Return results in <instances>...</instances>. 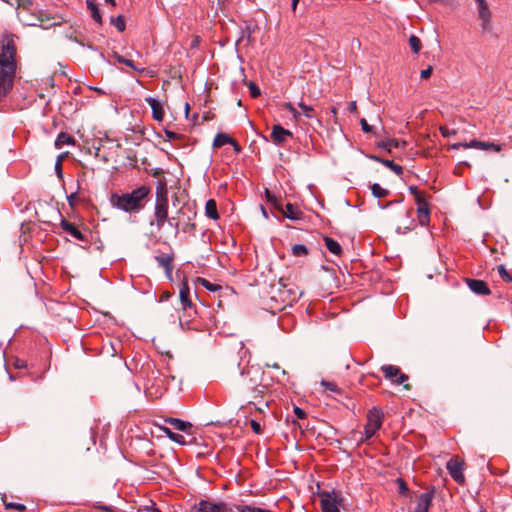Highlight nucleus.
Wrapping results in <instances>:
<instances>
[{"label":"nucleus","instance_id":"f257e3e1","mask_svg":"<svg viewBox=\"0 0 512 512\" xmlns=\"http://www.w3.org/2000/svg\"><path fill=\"white\" fill-rule=\"evenodd\" d=\"M150 193V188L141 186L130 193L122 195H112L111 203L113 206L129 213L139 212L144 207V200Z\"/></svg>","mask_w":512,"mask_h":512},{"label":"nucleus","instance_id":"f03ea898","mask_svg":"<svg viewBox=\"0 0 512 512\" xmlns=\"http://www.w3.org/2000/svg\"><path fill=\"white\" fill-rule=\"evenodd\" d=\"M18 18L24 25L28 26H41L45 29L57 25V22H51L54 18L47 16L43 11H39L38 14L32 12L18 11Z\"/></svg>","mask_w":512,"mask_h":512},{"label":"nucleus","instance_id":"7ed1b4c3","mask_svg":"<svg viewBox=\"0 0 512 512\" xmlns=\"http://www.w3.org/2000/svg\"><path fill=\"white\" fill-rule=\"evenodd\" d=\"M381 371L384 373L386 379L391 380L394 384L403 385L404 389L410 390L411 385L406 383L408 375L401 372L400 368L394 365H383Z\"/></svg>","mask_w":512,"mask_h":512},{"label":"nucleus","instance_id":"20e7f679","mask_svg":"<svg viewBox=\"0 0 512 512\" xmlns=\"http://www.w3.org/2000/svg\"><path fill=\"white\" fill-rule=\"evenodd\" d=\"M15 47L12 43L8 42L3 45L0 53V69L16 70V64L14 61Z\"/></svg>","mask_w":512,"mask_h":512},{"label":"nucleus","instance_id":"39448f33","mask_svg":"<svg viewBox=\"0 0 512 512\" xmlns=\"http://www.w3.org/2000/svg\"><path fill=\"white\" fill-rule=\"evenodd\" d=\"M15 71L0 69V102L7 96L13 87Z\"/></svg>","mask_w":512,"mask_h":512},{"label":"nucleus","instance_id":"423d86ee","mask_svg":"<svg viewBox=\"0 0 512 512\" xmlns=\"http://www.w3.org/2000/svg\"><path fill=\"white\" fill-rule=\"evenodd\" d=\"M447 470L449 471L450 476L459 484H463L465 482V477L463 474L464 462L457 459L451 458L446 465Z\"/></svg>","mask_w":512,"mask_h":512},{"label":"nucleus","instance_id":"0eeeda50","mask_svg":"<svg viewBox=\"0 0 512 512\" xmlns=\"http://www.w3.org/2000/svg\"><path fill=\"white\" fill-rule=\"evenodd\" d=\"M342 498L333 492L325 493L321 498L322 512H340L338 506L341 504Z\"/></svg>","mask_w":512,"mask_h":512},{"label":"nucleus","instance_id":"6e6552de","mask_svg":"<svg viewBox=\"0 0 512 512\" xmlns=\"http://www.w3.org/2000/svg\"><path fill=\"white\" fill-rule=\"evenodd\" d=\"M477 3L478 17L481 20V27L483 31H489L491 26V12L486 0H475Z\"/></svg>","mask_w":512,"mask_h":512},{"label":"nucleus","instance_id":"1a4fd4ad","mask_svg":"<svg viewBox=\"0 0 512 512\" xmlns=\"http://www.w3.org/2000/svg\"><path fill=\"white\" fill-rule=\"evenodd\" d=\"M154 217L156 226L161 229L168 220V199L156 200Z\"/></svg>","mask_w":512,"mask_h":512},{"label":"nucleus","instance_id":"9d476101","mask_svg":"<svg viewBox=\"0 0 512 512\" xmlns=\"http://www.w3.org/2000/svg\"><path fill=\"white\" fill-rule=\"evenodd\" d=\"M193 512H228V507L224 502L213 503L208 500H201L193 507Z\"/></svg>","mask_w":512,"mask_h":512},{"label":"nucleus","instance_id":"9b49d317","mask_svg":"<svg viewBox=\"0 0 512 512\" xmlns=\"http://www.w3.org/2000/svg\"><path fill=\"white\" fill-rule=\"evenodd\" d=\"M466 283L470 290L477 295L485 296L491 294V290L489 289L487 283L483 280L478 279H470L467 278Z\"/></svg>","mask_w":512,"mask_h":512},{"label":"nucleus","instance_id":"f8f14e48","mask_svg":"<svg viewBox=\"0 0 512 512\" xmlns=\"http://www.w3.org/2000/svg\"><path fill=\"white\" fill-rule=\"evenodd\" d=\"M270 137L276 144H283L286 142L287 138L292 137V133L277 124L272 127Z\"/></svg>","mask_w":512,"mask_h":512},{"label":"nucleus","instance_id":"ddd939ff","mask_svg":"<svg viewBox=\"0 0 512 512\" xmlns=\"http://www.w3.org/2000/svg\"><path fill=\"white\" fill-rule=\"evenodd\" d=\"M155 260L159 266L164 268L166 277L171 280L173 270V256L168 254L157 255Z\"/></svg>","mask_w":512,"mask_h":512},{"label":"nucleus","instance_id":"4468645a","mask_svg":"<svg viewBox=\"0 0 512 512\" xmlns=\"http://www.w3.org/2000/svg\"><path fill=\"white\" fill-rule=\"evenodd\" d=\"M382 416V412L374 407L372 410L369 411L367 415L366 425L375 430L380 429L382 425Z\"/></svg>","mask_w":512,"mask_h":512},{"label":"nucleus","instance_id":"2eb2a0df","mask_svg":"<svg viewBox=\"0 0 512 512\" xmlns=\"http://www.w3.org/2000/svg\"><path fill=\"white\" fill-rule=\"evenodd\" d=\"M433 497H434V491L422 493L419 496L418 503L415 508V512H428L429 507L431 506Z\"/></svg>","mask_w":512,"mask_h":512},{"label":"nucleus","instance_id":"dca6fc26","mask_svg":"<svg viewBox=\"0 0 512 512\" xmlns=\"http://www.w3.org/2000/svg\"><path fill=\"white\" fill-rule=\"evenodd\" d=\"M465 148H477L494 152H499L501 150V146L499 144L493 142H482L478 140H472L468 144H465Z\"/></svg>","mask_w":512,"mask_h":512},{"label":"nucleus","instance_id":"f3484780","mask_svg":"<svg viewBox=\"0 0 512 512\" xmlns=\"http://www.w3.org/2000/svg\"><path fill=\"white\" fill-rule=\"evenodd\" d=\"M179 298L183 309L191 308L193 306L190 299V288L185 279L182 281L180 286Z\"/></svg>","mask_w":512,"mask_h":512},{"label":"nucleus","instance_id":"a211bd4d","mask_svg":"<svg viewBox=\"0 0 512 512\" xmlns=\"http://www.w3.org/2000/svg\"><path fill=\"white\" fill-rule=\"evenodd\" d=\"M145 100L152 109V115L154 120L161 122L164 118V110L161 103L157 99L152 97H148Z\"/></svg>","mask_w":512,"mask_h":512},{"label":"nucleus","instance_id":"6ab92c4d","mask_svg":"<svg viewBox=\"0 0 512 512\" xmlns=\"http://www.w3.org/2000/svg\"><path fill=\"white\" fill-rule=\"evenodd\" d=\"M60 225H61V227H62V229L64 231L69 233L71 236H73L77 240L85 241V236L83 235V233L73 223H71V222L67 221L66 219L62 218Z\"/></svg>","mask_w":512,"mask_h":512},{"label":"nucleus","instance_id":"aec40b11","mask_svg":"<svg viewBox=\"0 0 512 512\" xmlns=\"http://www.w3.org/2000/svg\"><path fill=\"white\" fill-rule=\"evenodd\" d=\"M280 211L283 213L285 217L291 220L301 219L303 215L302 212L298 209V207L291 203H287L285 209L282 208V210Z\"/></svg>","mask_w":512,"mask_h":512},{"label":"nucleus","instance_id":"412c9836","mask_svg":"<svg viewBox=\"0 0 512 512\" xmlns=\"http://www.w3.org/2000/svg\"><path fill=\"white\" fill-rule=\"evenodd\" d=\"M406 141L399 139H389L378 143V147L391 152V148H400L406 146Z\"/></svg>","mask_w":512,"mask_h":512},{"label":"nucleus","instance_id":"4be33fe9","mask_svg":"<svg viewBox=\"0 0 512 512\" xmlns=\"http://www.w3.org/2000/svg\"><path fill=\"white\" fill-rule=\"evenodd\" d=\"M371 158L373 160L383 164L384 166H386L387 168H389L391 171H393L395 174H397L399 176L403 173V168L400 165L395 164L392 160L382 159L378 156H372Z\"/></svg>","mask_w":512,"mask_h":512},{"label":"nucleus","instance_id":"5701e85b","mask_svg":"<svg viewBox=\"0 0 512 512\" xmlns=\"http://www.w3.org/2000/svg\"><path fill=\"white\" fill-rule=\"evenodd\" d=\"M417 214H418V219H419L420 224L426 225L429 222V215H430L429 205L420 203V206H418V208H417Z\"/></svg>","mask_w":512,"mask_h":512},{"label":"nucleus","instance_id":"b1692460","mask_svg":"<svg viewBox=\"0 0 512 512\" xmlns=\"http://www.w3.org/2000/svg\"><path fill=\"white\" fill-rule=\"evenodd\" d=\"M166 422L171 424L176 430L179 431L186 432L192 428V424L190 422L182 421L177 418L166 419Z\"/></svg>","mask_w":512,"mask_h":512},{"label":"nucleus","instance_id":"393cba45","mask_svg":"<svg viewBox=\"0 0 512 512\" xmlns=\"http://www.w3.org/2000/svg\"><path fill=\"white\" fill-rule=\"evenodd\" d=\"M205 214H206L207 217H209L211 219H214V220L219 218V214H218V211H217V204H216L215 200L209 199L206 202Z\"/></svg>","mask_w":512,"mask_h":512},{"label":"nucleus","instance_id":"a878e982","mask_svg":"<svg viewBox=\"0 0 512 512\" xmlns=\"http://www.w3.org/2000/svg\"><path fill=\"white\" fill-rule=\"evenodd\" d=\"M324 242H325V245H326L327 249L332 254L337 255V256L341 255L342 248H341L340 244L336 240H334V239H332L330 237H324Z\"/></svg>","mask_w":512,"mask_h":512},{"label":"nucleus","instance_id":"bb28decb","mask_svg":"<svg viewBox=\"0 0 512 512\" xmlns=\"http://www.w3.org/2000/svg\"><path fill=\"white\" fill-rule=\"evenodd\" d=\"M87 8L91 13V17L94 19L95 22L98 24H102V17L100 14V10L97 6V4L92 0H87L86 2Z\"/></svg>","mask_w":512,"mask_h":512},{"label":"nucleus","instance_id":"cd10ccee","mask_svg":"<svg viewBox=\"0 0 512 512\" xmlns=\"http://www.w3.org/2000/svg\"><path fill=\"white\" fill-rule=\"evenodd\" d=\"M279 285L283 288V289L279 290L280 294L283 295V294L287 293L289 296L288 301H290V302L296 301L302 295V292L297 294V292L295 290H293L292 288L287 289V285L285 283H283L282 279L279 281Z\"/></svg>","mask_w":512,"mask_h":512},{"label":"nucleus","instance_id":"c85d7f7f","mask_svg":"<svg viewBox=\"0 0 512 512\" xmlns=\"http://www.w3.org/2000/svg\"><path fill=\"white\" fill-rule=\"evenodd\" d=\"M74 141L75 140L71 135L61 132L55 140V147L59 149L65 144H67V145L73 144Z\"/></svg>","mask_w":512,"mask_h":512},{"label":"nucleus","instance_id":"c756f323","mask_svg":"<svg viewBox=\"0 0 512 512\" xmlns=\"http://www.w3.org/2000/svg\"><path fill=\"white\" fill-rule=\"evenodd\" d=\"M232 142V138L225 133H218L213 141V147L214 148H220L225 144H230Z\"/></svg>","mask_w":512,"mask_h":512},{"label":"nucleus","instance_id":"7c9ffc66","mask_svg":"<svg viewBox=\"0 0 512 512\" xmlns=\"http://www.w3.org/2000/svg\"><path fill=\"white\" fill-rule=\"evenodd\" d=\"M168 199V189L165 181H159L156 187V200Z\"/></svg>","mask_w":512,"mask_h":512},{"label":"nucleus","instance_id":"2f4dec72","mask_svg":"<svg viewBox=\"0 0 512 512\" xmlns=\"http://www.w3.org/2000/svg\"><path fill=\"white\" fill-rule=\"evenodd\" d=\"M195 283H196V284H200V285H202V286H203V287H205L207 290L212 291V292H215V291L221 290V286H220V285L210 283V282H209L208 280H206L205 278L197 277V278L195 279Z\"/></svg>","mask_w":512,"mask_h":512},{"label":"nucleus","instance_id":"473e14b6","mask_svg":"<svg viewBox=\"0 0 512 512\" xmlns=\"http://www.w3.org/2000/svg\"><path fill=\"white\" fill-rule=\"evenodd\" d=\"M267 200L278 210H282L281 198L277 197L269 189L265 190Z\"/></svg>","mask_w":512,"mask_h":512},{"label":"nucleus","instance_id":"72a5a7b5","mask_svg":"<svg viewBox=\"0 0 512 512\" xmlns=\"http://www.w3.org/2000/svg\"><path fill=\"white\" fill-rule=\"evenodd\" d=\"M372 195L375 198H383L389 195V190L382 188L378 183L371 186Z\"/></svg>","mask_w":512,"mask_h":512},{"label":"nucleus","instance_id":"f704fd0d","mask_svg":"<svg viewBox=\"0 0 512 512\" xmlns=\"http://www.w3.org/2000/svg\"><path fill=\"white\" fill-rule=\"evenodd\" d=\"M6 497L3 496L2 500L7 510H17L18 512H26V506L20 503L7 502Z\"/></svg>","mask_w":512,"mask_h":512},{"label":"nucleus","instance_id":"c9c22d12","mask_svg":"<svg viewBox=\"0 0 512 512\" xmlns=\"http://www.w3.org/2000/svg\"><path fill=\"white\" fill-rule=\"evenodd\" d=\"M236 509L238 512H272L270 510L252 506V505H238L236 507Z\"/></svg>","mask_w":512,"mask_h":512},{"label":"nucleus","instance_id":"e433bc0d","mask_svg":"<svg viewBox=\"0 0 512 512\" xmlns=\"http://www.w3.org/2000/svg\"><path fill=\"white\" fill-rule=\"evenodd\" d=\"M291 250H292V254L295 257H302V256H306L308 254V249L303 244H295L292 246Z\"/></svg>","mask_w":512,"mask_h":512},{"label":"nucleus","instance_id":"4c0bfd02","mask_svg":"<svg viewBox=\"0 0 512 512\" xmlns=\"http://www.w3.org/2000/svg\"><path fill=\"white\" fill-rule=\"evenodd\" d=\"M164 431L167 434V436L171 440H173L174 442H177L179 444H185L186 443L185 437L183 435L178 434V433H174L169 428H165Z\"/></svg>","mask_w":512,"mask_h":512},{"label":"nucleus","instance_id":"58836bf2","mask_svg":"<svg viewBox=\"0 0 512 512\" xmlns=\"http://www.w3.org/2000/svg\"><path fill=\"white\" fill-rule=\"evenodd\" d=\"M409 45L411 47V50L414 52V53H418L421 49V41L420 39L415 36V35H411L410 38H409Z\"/></svg>","mask_w":512,"mask_h":512},{"label":"nucleus","instance_id":"ea45409f","mask_svg":"<svg viewBox=\"0 0 512 512\" xmlns=\"http://www.w3.org/2000/svg\"><path fill=\"white\" fill-rule=\"evenodd\" d=\"M111 24H113L119 32H123L125 30V19L121 15L116 18L111 17Z\"/></svg>","mask_w":512,"mask_h":512},{"label":"nucleus","instance_id":"a19ab883","mask_svg":"<svg viewBox=\"0 0 512 512\" xmlns=\"http://www.w3.org/2000/svg\"><path fill=\"white\" fill-rule=\"evenodd\" d=\"M15 5L19 11L29 12L32 6V0H15Z\"/></svg>","mask_w":512,"mask_h":512},{"label":"nucleus","instance_id":"79ce46f5","mask_svg":"<svg viewBox=\"0 0 512 512\" xmlns=\"http://www.w3.org/2000/svg\"><path fill=\"white\" fill-rule=\"evenodd\" d=\"M321 385L328 391L333 393L341 394V389L334 383L327 380H322Z\"/></svg>","mask_w":512,"mask_h":512},{"label":"nucleus","instance_id":"37998d69","mask_svg":"<svg viewBox=\"0 0 512 512\" xmlns=\"http://www.w3.org/2000/svg\"><path fill=\"white\" fill-rule=\"evenodd\" d=\"M298 106L301 108L303 114L307 118H313L314 117V109L312 106L306 105L304 102H299Z\"/></svg>","mask_w":512,"mask_h":512},{"label":"nucleus","instance_id":"c03bdc74","mask_svg":"<svg viewBox=\"0 0 512 512\" xmlns=\"http://www.w3.org/2000/svg\"><path fill=\"white\" fill-rule=\"evenodd\" d=\"M66 155H67V152L60 154L57 157V160L55 163V171L59 178H62V162H63L64 158L66 157Z\"/></svg>","mask_w":512,"mask_h":512},{"label":"nucleus","instance_id":"a18cd8bd","mask_svg":"<svg viewBox=\"0 0 512 512\" xmlns=\"http://www.w3.org/2000/svg\"><path fill=\"white\" fill-rule=\"evenodd\" d=\"M498 273L504 281L512 282V277L509 275L504 265L498 266Z\"/></svg>","mask_w":512,"mask_h":512},{"label":"nucleus","instance_id":"49530a36","mask_svg":"<svg viewBox=\"0 0 512 512\" xmlns=\"http://www.w3.org/2000/svg\"><path fill=\"white\" fill-rule=\"evenodd\" d=\"M248 88L252 98H257L258 96H260V89L254 82H250L248 84Z\"/></svg>","mask_w":512,"mask_h":512},{"label":"nucleus","instance_id":"de8ad7c7","mask_svg":"<svg viewBox=\"0 0 512 512\" xmlns=\"http://www.w3.org/2000/svg\"><path fill=\"white\" fill-rule=\"evenodd\" d=\"M115 58L116 60L119 62V63H123L131 68H133L134 70H137V68L134 66L133 64V61L129 60V59H126L124 58L123 56L119 55V54H116L115 55Z\"/></svg>","mask_w":512,"mask_h":512},{"label":"nucleus","instance_id":"09e8293b","mask_svg":"<svg viewBox=\"0 0 512 512\" xmlns=\"http://www.w3.org/2000/svg\"><path fill=\"white\" fill-rule=\"evenodd\" d=\"M397 484H398V487H399V493L400 494H406L408 492V487L405 483V481L401 478H398L396 480Z\"/></svg>","mask_w":512,"mask_h":512},{"label":"nucleus","instance_id":"8fccbe9b","mask_svg":"<svg viewBox=\"0 0 512 512\" xmlns=\"http://www.w3.org/2000/svg\"><path fill=\"white\" fill-rule=\"evenodd\" d=\"M440 131L444 137H451L456 135V131L454 129H448L447 127H440Z\"/></svg>","mask_w":512,"mask_h":512},{"label":"nucleus","instance_id":"3c124183","mask_svg":"<svg viewBox=\"0 0 512 512\" xmlns=\"http://www.w3.org/2000/svg\"><path fill=\"white\" fill-rule=\"evenodd\" d=\"M250 426H251L252 430H253L256 434H261V433H262L261 425H260V424H259V422H257L256 420H251V421H250Z\"/></svg>","mask_w":512,"mask_h":512},{"label":"nucleus","instance_id":"603ef678","mask_svg":"<svg viewBox=\"0 0 512 512\" xmlns=\"http://www.w3.org/2000/svg\"><path fill=\"white\" fill-rule=\"evenodd\" d=\"M165 135H166V137L169 140H176V139H181L182 138V135L177 134V133H175L173 131H170V130H165Z\"/></svg>","mask_w":512,"mask_h":512},{"label":"nucleus","instance_id":"864d4df0","mask_svg":"<svg viewBox=\"0 0 512 512\" xmlns=\"http://www.w3.org/2000/svg\"><path fill=\"white\" fill-rule=\"evenodd\" d=\"M433 68L432 66H429L428 68L422 70L420 72V76L422 79H428L432 74Z\"/></svg>","mask_w":512,"mask_h":512},{"label":"nucleus","instance_id":"5fc2aeb1","mask_svg":"<svg viewBox=\"0 0 512 512\" xmlns=\"http://www.w3.org/2000/svg\"><path fill=\"white\" fill-rule=\"evenodd\" d=\"M361 128L365 133H369L372 131V127L367 123L366 119L362 118L360 120Z\"/></svg>","mask_w":512,"mask_h":512},{"label":"nucleus","instance_id":"6e6d98bb","mask_svg":"<svg viewBox=\"0 0 512 512\" xmlns=\"http://www.w3.org/2000/svg\"><path fill=\"white\" fill-rule=\"evenodd\" d=\"M294 414L299 418V419H304L306 418V413L303 409H301L300 407H297L295 406L294 407Z\"/></svg>","mask_w":512,"mask_h":512},{"label":"nucleus","instance_id":"4d7b16f0","mask_svg":"<svg viewBox=\"0 0 512 512\" xmlns=\"http://www.w3.org/2000/svg\"><path fill=\"white\" fill-rule=\"evenodd\" d=\"M256 384V380L253 377H250L248 380L246 378L243 379V385L247 388L254 387Z\"/></svg>","mask_w":512,"mask_h":512},{"label":"nucleus","instance_id":"13d9d810","mask_svg":"<svg viewBox=\"0 0 512 512\" xmlns=\"http://www.w3.org/2000/svg\"><path fill=\"white\" fill-rule=\"evenodd\" d=\"M168 223L169 225L173 226L175 228V234L178 233V228H179V222L176 221V218L175 217H172V218H168Z\"/></svg>","mask_w":512,"mask_h":512},{"label":"nucleus","instance_id":"bf43d9fd","mask_svg":"<svg viewBox=\"0 0 512 512\" xmlns=\"http://www.w3.org/2000/svg\"><path fill=\"white\" fill-rule=\"evenodd\" d=\"M414 198H415V201H416V203H417V205H418V206H420V203H421V204H428V203L426 202V200H425L424 195H423V193H422V192H421V193H419L418 195H416Z\"/></svg>","mask_w":512,"mask_h":512},{"label":"nucleus","instance_id":"052dcab7","mask_svg":"<svg viewBox=\"0 0 512 512\" xmlns=\"http://www.w3.org/2000/svg\"><path fill=\"white\" fill-rule=\"evenodd\" d=\"M171 297H172V293H171V292H169V291H164V292H162V294L160 295V301H161V302L168 301Z\"/></svg>","mask_w":512,"mask_h":512},{"label":"nucleus","instance_id":"680f3d73","mask_svg":"<svg viewBox=\"0 0 512 512\" xmlns=\"http://www.w3.org/2000/svg\"><path fill=\"white\" fill-rule=\"evenodd\" d=\"M376 431H377V430L372 429V428L368 427L367 425H365V435H366V439L371 438V437L375 434V432H376Z\"/></svg>","mask_w":512,"mask_h":512},{"label":"nucleus","instance_id":"e2e57ef3","mask_svg":"<svg viewBox=\"0 0 512 512\" xmlns=\"http://www.w3.org/2000/svg\"><path fill=\"white\" fill-rule=\"evenodd\" d=\"M230 144L233 146V149L236 153H240L242 151L241 146L235 139L232 138V142H230Z\"/></svg>","mask_w":512,"mask_h":512},{"label":"nucleus","instance_id":"0e129e2a","mask_svg":"<svg viewBox=\"0 0 512 512\" xmlns=\"http://www.w3.org/2000/svg\"><path fill=\"white\" fill-rule=\"evenodd\" d=\"M196 228L195 224L194 223H187L183 228L182 230L184 232H189V231H192Z\"/></svg>","mask_w":512,"mask_h":512},{"label":"nucleus","instance_id":"69168bd1","mask_svg":"<svg viewBox=\"0 0 512 512\" xmlns=\"http://www.w3.org/2000/svg\"><path fill=\"white\" fill-rule=\"evenodd\" d=\"M409 191L410 193L415 197L416 195H418L419 193H421V191L418 190V188L416 186H410L409 187Z\"/></svg>","mask_w":512,"mask_h":512},{"label":"nucleus","instance_id":"338daca9","mask_svg":"<svg viewBox=\"0 0 512 512\" xmlns=\"http://www.w3.org/2000/svg\"><path fill=\"white\" fill-rule=\"evenodd\" d=\"M466 143H454L450 146L451 149L458 150L460 147L465 148Z\"/></svg>","mask_w":512,"mask_h":512},{"label":"nucleus","instance_id":"774afa93","mask_svg":"<svg viewBox=\"0 0 512 512\" xmlns=\"http://www.w3.org/2000/svg\"><path fill=\"white\" fill-rule=\"evenodd\" d=\"M15 367H16V368H18V369L25 367V363H24V361H22V360H16V362H15Z\"/></svg>","mask_w":512,"mask_h":512}]
</instances>
